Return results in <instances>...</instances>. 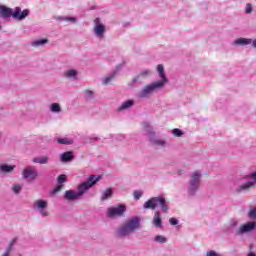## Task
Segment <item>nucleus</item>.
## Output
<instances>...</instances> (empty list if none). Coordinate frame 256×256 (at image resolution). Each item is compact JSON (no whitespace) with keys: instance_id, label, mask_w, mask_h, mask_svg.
Listing matches in <instances>:
<instances>
[{"instance_id":"nucleus-1","label":"nucleus","mask_w":256,"mask_h":256,"mask_svg":"<svg viewBox=\"0 0 256 256\" xmlns=\"http://www.w3.org/2000/svg\"><path fill=\"white\" fill-rule=\"evenodd\" d=\"M99 181H101V176L90 175L86 181L78 186V192H75V190H67L65 191L63 198L65 199V201H68V203H71V201H77V199L85 195L86 191H89L91 187L97 185Z\"/></svg>"},{"instance_id":"nucleus-2","label":"nucleus","mask_w":256,"mask_h":256,"mask_svg":"<svg viewBox=\"0 0 256 256\" xmlns=\"http://www.w3.org/2000/svg\"><path fill=\"white\" fill-rule=\"evenodd\" d=\"M139 229H141V218L133 216L119 227L116 231V236L119 238L129 237V235H133Z\"/></svg>"},{"instance_id":"nucleus-3","label":"nucleus","mask_w":256,"mask_h":256,"mask_svg":"<svg viewBox=\"0 0 256 256\" xmlns=\"http://www.w3.org/2000/svg\"><path fill=\"white\" fill-rule=\"evenodd\" d=\"M29 9H24L21 11V7L8 8L6 6L0 5V17L1 19H9V17H13L16 21H23L29 17Z\"/></svg>"},{"instance_id":"nucleus-4","label":"nucleus","mask_w":256,"mask_h":256,"mask_svg":"<svg viewBox=\"0 0 256 256\" xmlns=\"http://www.w3.org/2000/svg\"><path fill=\"white\" fill-rule=\"evenodd\" d=\"M157 207H160L162 213L169 212V203L165 199L164 195L152 197L148 201H146L143 205L144 209H152V211H155Z\"/></svg>"},{"instance_id":"nucleus-5","label":"nucleus","mask_w":256,"mask_h":256,"mask_svg":"<svg viewBox=\"0 0 256 256\" xmlns=\"http://www.w3.org/2000/svg\"><path fill=\"white\" fill-rule=\"evenodd\" d=\"M201 177H203V174L199 171H195L191 174L188 182V195H190V197H195L197 191H199V187H201Z\"/></svg>"},{"instance_id":"nucleus-6","label":"nucleus","mask_w":256,"mask_h":256,"mask_svg":"<svg viewBox=\"0 0 256 256\" xmlns=\"http://www.w3.org/2000/svg\"><path fill=\"white\" fill-rule=\"evenodd\" d=\"M163 87H165L163 86V82H152L151 84L144 86L143 89L137 94V97L138 99H147L156 91H161Z\"/></svg>"},{"instance_id":"nucleus-7","label":"nucleus","mask_w":256,"mask_h":256,"mask_svg":"<svg viewBox=\"0 0 256 256\" xmlns=\"http://www.w3.org/2000/svg\"><path fill=\"white\" fill-rule=\"evenodd\" d=\"M127 211L125 204H118L116 207H110L107 210V217L115 219V217H123Z\"/></svg>"},{"instance_id":"nucleus-8","label":"nucleus","mask_w":256,"mask_h":256,"mask_svg":"<svg viewBox=\"0 0 256 256\" xmlns=\"http://www.w3.org/2000/svg\"><path fill=\"white\" fill-rule=\"evenodd\" d=\"M93 33L97 39H105V33H107V28L101 23V18L94 19Z\"/></svg>"},{"instance_id":"nucleus-9","label":"nucleus","mask_w":256,"mask_h":256,"mask_svg":"<svg viewBox=\"0 0 256 256\" xmlns=\"http://www.w3.org/2000/svg\"><path fill=\"white\" fill-rule=\"evenodd\" d=\"M250 179H252V181H248L246 183L240 184L236 188V193H246L250 189L255 188V185H256V172H254V173H252L250 175Z\"/></svg>"},{"instance_id":"nucleus-10","label":"nucleus","mask_w":256,"mask_h":256,"mask_svg":"<svg viewBox=\"0 0 256 256\" xmlns=\"http://www.w3.org/2000/svg\"><path fill=\"white\" fill-rule=\"evenodd\" d=\"M22 177L26 181H35L39 177V172H37L34 166H27L22 171Z\"/></svg>"},{"instance_id":"nucleus-11","label":"nucleus","mask_w":256,"mask_h":256,"mask_svg":"<svg viewBox=\"0 0 256 256\" xmlns=\"http://www.w3.org/2000/svg\"><path fill=\"white\" fill-rule=\"evenodd\" d=\"M48 206L49 204L45 200H37L34 203V209H37L42 217H49V211H47Z\"/></svg>"},{"instance_id":"nucleus-12","label":"nucleus","mask_w":256,"mask_h":256,"mask_svg":"<svg viewBox=\"0 0 256 256\" xmlns=\"http://www.w3.org/2000/svg\"><path fill=\"white\" fill-rule=\"evenodd\" d=\"M256 227V222H248L243 224L238 230H236V235H243V233H249L254 231Z\"/></svg>"},{"instance_id":"nucleus-13","label":"nucleus","mask_w":256,"mask_h":256,"mask_svg":"<svg viewBox=\"0 0 256 256\" xmlns=\"http://www.w3.org/2000/svg\"><path fill=\"white\" fill-rule=\"evenodd\" d=\"M157 71L161 80L156 81V83H163V87H165V83H169V79H167V76L165 75V67L162 64H159L157 66Z\"/></svg>"},{"instance_id":"nucleus-14","label":"nucleus","mask_w":256,"mask_h":256,"mask_svg":"<svg viewBox=\"0 0 256 256\" xmlns=\"http://www.w3.org/2000/svg\"><path fill=\"white\" fill-rule=\"evenodd\" d=\"M149 141L155 147H167V141H165L164 139L157 138L156 134L154 136H150Z\"/></svg>"},{"instance_id":"nucleus-15","label":"nucleus","mask_w":256,"mask_h":256,"mask_svg":"<svg viewBox=\"0 0 256 256\" xmlns=\"http://www.w3.org/2000/svg\"><path fill=\"white\" fill-rule=\"evenodd\" d=\"M75 159V156L73 155V152L67 151L60 155V161L62 163H69Z\"/></svg>"},{"instance_id":"nucleus-16","label":"nucleus","mask_w":256,"mask_h":256,"mask_svg":"<svg viewBox=\"0 0 256 256\" xmlns=\"http://www.w3.org/2000/svg\"><path fill=\"white\" fill-rule=\"evenodd\" d=\"M251 43H253V40L251 38H238L233 42L234 45H237L239 47H245L247 45H251Z\"/></svg>"},{"instance_id":"nucleus-17","label":"nucleus","mask_w":256,"mask_h":256,"mask_svg":"<svg viewBox=\"0 0 256 256\" xmlns=\"http://www.w3.org/2000/svg\"><path fill=\"white\" fill-rule=\"evenodd\" d=\"M152 223H153L154 227H158V228L163 227V221L161 220V212L156 211L154 213Z\"/></svg>"},{"instance_id":"nucleus-18","label":"nucleus","mask_w":256,"mask_h":256,"mask_svg":"<svg viewBox=\"0 0 256 256\" xmlns=\"http://www.w3.org/2000/svg\"><path fill=\"white\" fill-rule=\"evenodd\" d=\"M15 171V165H9V164H1L0 165V173H5L6 175H9Z\"/></svg>"},{"instance_id":"nucleus-19","label":"nucleus","mask_w":256,"mask_h":256,"mask_svg":"<svg viewBox=\"0 0 256 256\" xmlns=\"http://www.w3.org/2000/svg\"><path fill=\"white\" fill-rule=\"evenodd\" d=\"M142 126L144 131L149 135V137H155L156 133L151 124H149L148 122H143Z\"/></svg>"},{"instance_id":"nucleus-20","label":"nucleus","mask_w":256,"mask_h":256,"mask_svg":"<svg viewBox=\"0 0 256 256\" xmlns=\"http://www.w3.org/2000/svg\"><path fill=\"white\" fill-rule=\"evenodd\" d=\"M55 19L56 21H66L67 23H72V24L77 23V18L71 17V16H56Z\"/></svg>"},{"instance_id":"nucleus-21","label":"nucleus","mask_w":256,"mask_h":256,"mask_svg":"<svg viewBox=\"0 0 256 256\" xmlns=\"http://www.w3.org/2000/svg\"><path fill=\"white\" fill-rule=\"evenodd\" d=\"M133 105H135V101L127 100L121 104V106L118 108V111H125L126 109H131Z\"/></svg>"},{"instance_id":"nucleus-22","label":"nucleus","mask_w":256,"mask_h":256,"mask_svg":"<svg viewBox=\"0 0 256 256\" xmlns=\"http://www.w3.org/2000/svg\"><path fill=\"white\" fill-rule=\"evenodd\" d=\"M33 163H39L40 165H47L49 163V156H41L32 159Z\"/></svg>"},{"instance_id":"nucleus-23","label":"nucleus","mask_w":256,"mask_h":256,"mask_svg":"<svg viewBox=\"0 0 256 256\" xmlns=\"http://www.w3.org/2000/svg\"><path fill=\"white\" fill-rule=\"evenodd\" d=\"M49 43V39H38L31 42L32 47H43V45H47Z\"/></svg>"},{"instance_id":"nucleus-24","label":"nucleus","mask_w":256,"mask_h":256,"mask_svg":"<svg viewBox=\"0 0 256 256\" xmlns=\"http://www.w3.org/2000/svg\"><path fill=\"white\" fill-rule=\"evenodd\" d=\"M111 197H113V189L108 188L106 189L101 196V201H107V199H111Z\"/></svg>"},{"instance_id":"nucleus-25","label":"nucleus","mask_w":256,"mask_h":256,"mask_svg":"<svg viewBox=\"0 0 256 256\" xmlns=\"http://www.w3.org/2000/svg\"><path fill=\"white\" fill-rule=\"evenodd\" d=\"M117 75V72H112L111 74H109L107 77H105L103 79V85H109V83H111V81H113V79H115V76Z\"/></svg>"},{"instance_id":"nucleus-26","label":"nucleus","mask_w":256,"mask_h":256,"mask_svg":"<svg viewBox=\"0 0 256 256\" xmlns=\"http://www.w3.org/2000/svg\"><path fill=\"white\" fill-rule=\"evenodd\" d=\"M57 143H59L60 145H73V139L59 138V139H57Z\"/></svg>"},{"instance_id":"nucleus-27","label":"nucleus","mask_w":256,"mask_h":256,"mask_svg":"<svg viewBox=\"0 0 256 256\" xmlns=\"http://www.w3.org/2000/svg\"><path fill=\"white\" fill-rule=\"evenodd\" d=\"M65 77H67L68 79H75V77H77V70L70 69V70L66 71Z\"/></svg>"},{"instance_id":"nucleus-28","label":"nucleus","mask_w":256,"mask_h":256,"mask_svg":"<svg viewBox=\"0 0 256 256\" xmlns=\"http://www.w3.org/2000/svg\"><path fill=\"white\" fill-rule=\"evenodd\" d=\"M152 73H153V72H152L151 70L146 69V70H142L138 75H139L140 78L146 79V77L151 76Z\"/></svg>"},{"instance_id":"nucleus-29","label":"nucleus","mask_w":256,"mask_h":256,"mask_svg":"<svg viewBox=\"0 0 256 256\" xmlns=\"http://www.w3.org/2000/svg\"><path fill=\"white\" fill-rule=\"evenodd\" d=\"M50 111H52V113H61V106L57 103H52Z\"/></svg>"},{"instance_id":"nucleus-30","label":"nucleus","mask_w":256,"mask_h":256,"mask_svg":"<svg viewBox=\"0 0 256 256\" xmlns=\"http://www.w3.org/2000/svg\"><path fill=\"white\" fill-rule=\"evenodd\" d=\"M154 241L156 243L164 244V243H167V237H165L163 235H157V236H155Z\"/></svg>"},{"instance_id":"nucleus-31","label":"nucleus","mask_w":256,"mask_h":256,"mask_svg":"<svg viewBox=\"0 0 256 256\" xmlns=\"http://www.w3.org/2000/svg\"><path fill=\"white\" fill-rule=\"evenodd\" d=\"M21 189H23V186L20 184H13L12 186V191L15 195H19V193H21Z\"/></svg>"},{"instance_id":"nucleus-32","label":"nucleus","mask_w":256,"mask_h":256,"mask_svg":"<svg viewBox=\"0 0 256 256\" xmlns=\"http://www.w3.org/2000/svg\"><path fill=\"white\" fill-rule=\"evenodd\" d=\"M57 183H58V185H61L63 183H67V175L61 174L60 176H58Z\"/></svg>"},{"instance_id":"nucleus-33","label":"nucleus","mask_w":256,"mask_h":256,"mask_svg":"<svg viewBox=\"0 0 256 256\" xmlns=\"http://www.w3.org/2000/svg\"><path fill=\"white\" fill-rule=\"evenodd\" d=\"M172 135H174V137H183V130L175 128L172 130Z\"/></svg>"},{"instance_id":"nucleus-34","label":"nucleus","mask_w":256,"mask_h":256,"mask_svg":"<svg viewBox=\"0 0 256 256\" xmlns=\"http://www.w3.org/2000/svg\"><path fill=\"white\" fill-rule=\"evenodd\" d=\"M16 242H17V239L14 238L6 248L5 252L11 255V251H13V245H15Z\"/></svg>"},{"instance_id":"nucleus-35","label":"nucleus","mask_w":256,"mask_h":256,"mask_svg":"<svg viewBox=\"0 0 256 256\" xmlns=\"http://www.w3.org/2000/svg\"><path fill=\"white\" fill-rule=\"evenodd\" d=\"M245 13L246 15H250V13H253V5L251 3L246 4Z\"/></svg>"},{"instance_id":"nucleus-36","label":"nucleus","mask_w":256,"mask_h":256,"mask_svg":"<svg viewBox=\"0 0 256 256\" xmlns=\"http://www.w3.org/2000/svg\"><path fill=\"white\" fill-rule=\"evenodd\" d=\"M99 139H101V138L96 137V136L87 137L86 140H85V143L91 144L95 141H99Z\"/></svg>"},{"instance_id":"nucleus-37","label":"nucleus","mask_w":256,"mask_h":256,"mask_svg":"<svg viewBox=\"0 0 256 256\" xmlns=\"http://www.w3.org/2000/svg\"><path fill=\"white\" fill-rule=\"evenodd\" d=\"M134 199L135 201H139L141 199V197H143V192L136 190L134 191Z\"/></svg>"},{"instance_id":"nucleus-38","label":"nucleus","mask_w":256,"mask_h":256,"mask_svg":"<svg viewBox=\"0 0 256 256\" xmlns=\"http://www.w3.org/2000/svg\"><path fill=\"white\" fill-rule=\"evenodd\" d=\"M84 93H85L86 99H93V95H94V92H93V91H91V90H85Z\"/></svg>"},{"instance_id":"nucleus-39","label":"nucleus","mask_w":256,"mask_h":256,"mask_svg":"<svg viewBox=\"0 0 256 256\" xmlns=\"http://www.w3.org/2000/svg\"><path fill=\"white\" fill-rule=\"evenodd\" d=\"M248 217H249L250 219H256V208H254V209H252V210L249 211Z\"/></svg>"},{"instance_id":"nucleus-40","label":"nucleus","mask_w":256,"mask_h":256,"mask_svg":"<svg viewBox=\"0 0 256 256\" xmlns=\"http://www.w3.org/2000/svg\"><path fill=\"white\" fill-rule=\"evenodd\" d=\"M61 189H63V185L58 184V185H56V187L54 188L52 193L55 195V194L59 193V191H61Z\"/></svg>"},{"instance_id":"nucleus-41","label":"nucleus","mask_w":256,"mask_h":256,"mask_svg":"<svg viewBox=\"0 0 256 256\" xmlns=\"http://www.w3.org/2000/svg\"><path fill=\"white\" fill-rule=\"evenodd\" d=\"M239 225V222L237 220H231L230 221V229H235Z\"/></svg>"},{"instance_id":"nucleus-42","label":"nucleus","mask_w":256,"mask_h":256,"mask_svg":"<svg viewBox=\"0 0 256 256\" xmlns=\"http://www.w3.org/2000/svg\"><path fill=\"white\" fill-rule=\"evenodd\" d=\"M169 223L170 225H179V220H177L176 218H170Z\"/></svg>"},{"instance_id":"nucleus-43","label":"nucleus","mask_w":256,"mask_h":256,"mask_svg":"<svg viewBox=\"0 0 256 256\" xmlns=\"http://www.w3.org/2000/svg\"><path fill=\"white\" fill-rule=\"evenodd\" d=\"M206 256H219V254L213 250H210L206 253Z\"/></svg>"},{"instance_id":"nucleus-44","label":"nucleus","mask_w":256,"mask_h":256,"mask_svg":"<svg viewBox=\"0 0 256 256\" xmlns=\"http://www.w3.org/2000/svg\"><path fill=\"white\" fill-rule=\"evenodd\" d=\"M139 79H141V76H139V74H138L136 77H134V78L132 79V83H133V84L139 83Z\"/></svg>"},{"instance_id":"nucleus-45","label":"nucleus","mask_w":256,"mask_h":256,"mask_svg":"<svg viewBox=\"0 0 256 256\" xmlns=\"http://www.w3.org/2000/svg\"><path fill=\"white\" fill-rule=\"evenodd\" d=\"M252 47H254V49H256V39L253 40V42H252Z\"/></svg>"},{"instance_id":"nucleus-46","label":"nucleus","mask_w":256,"mask_h":256,"mask_svg":"<svg viewBox=\"0 0 256 256\" xmlns=\"http://www.w3.org/2000/svg\"><path fill=\"white\" fill-rule=\"evenodd\" d=\"M247 256H256L254 252H250Z\"/></svg>"},{"instance_id":"nucleus-47","label":"nucleus","mask_w":256,"mask_h":256,"mask_svg":"<svg viewBox=\"0 0 256 256\" xmlns=\"http://www.w3.org/2000/svg\"><path fill=\"white\" fill-rule=\"evenodd\" d=\"M3 139V132H0V140Z\"/></svg>"},{"instance_id":"nucleus-48","label":"nucleus","mask_w":256,"mask_h":256,"mask_svg":"<svg viewBox=\"0 0 256 256\" xmlns=\"http://www.w3.org/2000/svg\"><path fill=\"white\" fill-rule=\"evenodd\" d=\"M1 29H3V27L0 25V31H1Z\"/></svg>"}]
</instances>
